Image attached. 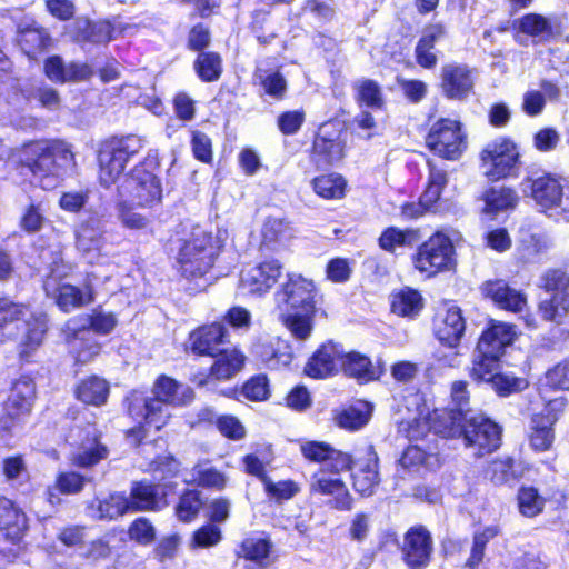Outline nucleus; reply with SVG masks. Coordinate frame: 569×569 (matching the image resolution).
Wrapping results in <instances>:
<instances>
[{"label": "nucleus", "instance_id": "obj_36", "mask_svg": "<svg viewBox=\"0 0 569 569\" xmlns=\"http://www.w3.org/2000/svg\"><path fill=\"white\" fill-rule=\"evenodd\" d=\"M111 392L107 379L98 375H89L80 379L73 387V397L86 407L101 408L108 403Z\"/></svg>", "mask_w": 569, "mask_h": 569}, {"label": "nucleus", "instance_id": "obj_42", "mask_svg": "<svg viewBox=\"0 0 569 569\" xmlns=\"http://www.w3.org/2000/svg\"><path fill=\"white\" fill-rule=\"evenodd\" d=\"M423 307V297L416 288L405 286L390 295V311L400 318L415 319Z\"/></svg>", "mask_w": 569, "mask_h": 569}, {"label": "nucleus", "instance_id": "obj_24", "mask_svg": "<svg viewBox=\"0 0 569 569\" xmlns=\"http://www.w3.org/2000/svg\"><path fill=\"white\" fill-rule=\"evenodd\" d=\"M483 299L489 300L497 309L510 313H521L528 308V297L501 278L488 279L479 287Z\"/></svg>", "mask_w": 569, "mask_h": 569}, {"label": "nucleus", "instance_id": "obj_52", "mask_svg": "<svg viewBox=\"0 0 569 569\" xmlns=\"http://www.w3.org/2000/svg\"><path fill=\"white\" fill-rule=\"evenodd\" d=\"M347 180L337 172H327L316 176L311 180L315 193L325 200H340L347 192Z\"/></svg>", "mask_w": 569, "mask_h": 569}, {"label": "nucleus", "instance_id": "obj_33", "mask_svg": "<svg viewBox=\"0 0 569 569\" xmlns=\"http://www.w3.org/2000/svg\"><path fill=\"white\" fill-rule=\"evenodd\" d=\"M302 457L313 463H325L320 468L353 469L355 459L351 453L336 449L326 441L310 440L300 446Z\"/></svg>", "mask_w": 569, "mask_h": 569}, {"label": "nucleus", "instance_id": "obj_7", "mask_svg": "<svg viewBox=\"0 0 569 569\" xmlns=\"http://www.w3.org/2000/svg\"><path fill=\"white\" fill-rule=\"evenodd\" d=\"M480 167L490 182H499L519 174L521 151L510 136H498L487 142L479 152Z\"/></svg>", "mask_w": 569, "mask_h": 569}, {"label": "nucleus", "instance_id": "obj_47", "mask_svg": "<svg viewBox=\"0 0 569 569\" xmlns=\"http://www.w3.org/2000/svg\"><path fill=\"white\" fill-rule=\"evenodd\" d=\"M482 200L485 202L483 212L495 216L515 209L519 203V196L512 187H490L485 190Z\"/></svg>", "mask_w": 569, "mask_h": 569}, {"label": "nucleus", "instance_id": "obj_44", "mask_svg": "<svg viewBox=\"0 0 569 569\" xmlns=\"http://www.w3.org/2000/svg\"><path fill=\"white\" fill-rule=\"evenodd\" d=\"M371 418V408L368 405L341 406L332 411V422L339 429L356 432L366 427Z\"/></svg>", "mask_w": 569, "mask_h": 569}, {"label": "nucleus", "instance_id": "obj_60", "mask_svg": "<svg viewBox=\"0 0 569 569\" xmlns=\"http://www.w3.org/2000/svg\"><path fill=\"white\" fill-rule=\"evenodd\" d=\"M222 539L221 528L207 521L192 532L189 546L191 549H210L218 546Z\"/></svg>", "mask_w": 569, "mask_h": 569}, {"label": "nucleus", "instance_id": "obj_39", "mask_svg": "<svg viewBox=\"0 0 569 569\" xmlns=\"http://www.w3.org/2000/svg\"><path fill=\"white\" fill-rule=\"evenodd\" d=\"M18 46L29 60L36 61L52 47V37L40 24H27L19 30Z\"/></svg>", "mask_w": 569, "mask_h": 569}, {"label": "nucleus", "instance_id": "obj_3", "mask_svg": "<svg viewBox=\"0 0 569 569\" xmlns=\"http://www.w3.org/2000/svg\"><path fill=\"white\" fill-rule=\"evenodd\" d=\"M502 426L482 412H462L451 408L449 440H460L477 456L491 455L502 445Z\"/></svg>", "mask_w": 569, "mask_h": 569}, {"label": "nucleus", "instance_id": "obj_21", "mask_svg": "<svg viewBox=\"0 0 569 569\" xmlns=\"http://www.w3.org/2000/svg\"><path fill=\"white\" fill-rule=\"evenodd\" d=\"M450 422L451 408L438 407L409 420L403 428V433L410 442L422 441L429 433L449 440Z\"/></svg>", "mask_w": 569, "mask_h": 569}, {"label": "nucleus", "instance_id": "obj_34", "mask_svg": "<svg viewBox=\"0 0 569 569\" xmlns=\"http://www.w3.org/2000/svg\"><path fill=\"white\" fill-rule=\"evenodd\" d=\"M446 36L447 29L441 22L425 27L413 50L415 61L421 69L433 70L438 66L436 44Z\"/></svg>", "mask_w": 569, "mask_h": 569}, {"label": "nucleus", "instance_id": "obj_10", "mask_svg": "<svg viewBox=\"0 0 569 569\" xmlns=\"http://www.w3.org/2000/svg\"><path fill=\"white\" fill-rule=\"evenodd\" d=\"M425 146L439 159L458 161L468 148V136L459 120L441 117L429 127Z\"/></svg>", "mask_w": 569, "mask_h": 569}, {"label": "nucleus", "instance_id": "obj_58", "mask_svg": "<svg viewBox=\"0 0 569 569\" xmlns=\"http://www.w3.org/2000/svg\"><path fill=\"white\" fill-rule=\"evenodd\" d=\"M28 310L27 303L0 293V333L3 335L10 326L23 320Z\"/></svg>", "mask_w": 569, "mask_h": 569}, {"label": "nucleus", "instance_id": "obj_35", "mask_svg": "<svg viewBox=\"0 0 569 569\" xmlns=\"http://www.w3.org/2000/svg\"><path fill=\"white\" fill-rule=\"evenodd\" d=\"M221 395L239 402H264L271 397L270 380L266 373H256L241 385L223 389Z\"/></svg>", "mask_w": 569, "mask_h": 569}, {"label": "nucleus", "instance_id": "obj_26", "mask_svg": "<svg viewBox=\"0 0 569 569\" xmlns=\"http://www.w3.org/2000/svg\"><path fill=\"white\" fill-rule=\"evenodd\" d=\"M283 266L278 259H267L243 269L239 279V289L248 295L267 293L282 274Z\"/></svg>", "mask_w": 569, "mask_h": 569}, {"label": "nucleus", "instance_id": "obj_6", "mask_svg": "<svg viewBox=\"0 0 569 569\" xmlns=\"http://www.w3.org/2000/svg\"><path fill=\"white\" fill-rule=\"evenodd\" d=\"M411 263L425 279L455 271L457 259L453 241L447 233L435 231L417 247L411 254Z\"/></svg>", "mask_w": 569, "mask_h": 569}, {"label": "nucleus", "instance_id": "obj_62", "mask_svg": "<svg viewBox=\"0 0 569 569\" xmlns=\"http://www.w3.org/2000/svg\"><path fill=\"white\" fill-rule=\"evenodd\" d=\"M96 512L99 520H113L130 513L127 497L123 493L110 495L98 501Z\"/></svg>", "mask_w": 569, "mask_h": 569}, {"label": "nucleus", "instance_id": "obj_1", "mask_svg": "<svg viewBox=\"0 0 569 569\" xmlns=\"http://www.w3.org/2000/svg\"><path fill=\"white\" fill-rule=\"evenodd\" d=\"M194 399V391L183 387L177 379L161 373L157 376L151 387V395L140 388L130 389L123 397L122 407L126 417L136 422L123 430L124 438L134 448H140L149 429L159 432L168 426L171 413L168 406L183 407Z\"/></svg>", "mask_w": 569, "mask_h": 569}, {"label": "nucleus", "instance_id": "obj_2", "mask_svg": "<svg viewBox=\"0 0 569 569\" xmlns=\"http://www.w3.org/2000/svg\"><path fill=\"white\" fill-rule=\"evenodd\" d=\"M73 162L74 153L66 141L31 139L18 148L16 169L20 174H30L46 189V181H58L66 167Z\"/></svg>", "mask_w": 569, "mask_h": 569}, {"label": "nucleus", "instance_id": "obj_12", "mask_svg": "<svg viewBox=\"0 0 569 569\" xmlns=\"http://www.w3.org/2000/svg\"><path fill=\"white\" fill-rule=\"evenodd\" d=\"M216 258L217 248L211 237H193L180 244L176 269L183 279L198 280L212 269Z\"/></svg>", "mask_w": 569, "mask_h": 569}, {"label": "nucleus", "instance_id": "obj_37", "mask_svg": "<svg viewBox=\"0 0 569 569\" xmlns=\"http://www.w3.org/2000/svg\"><path fill=\"white\" fill-rule=\"evenodd\" d=\"M273 543L268 535L243 538L234 551L237 559L251 562L254 569H266L271 563Z\"/></svg>", "mask_w": 569, "mask_h": 569}, {"label": "nucleus", "instance_id": "obj_22", "mask_svg": "<svg viewBox=\"0 0 569 569\" xmlns=\"http://www.w3.org/2000/svg\"><path fill=\"white\" fill-rule=\"evenodd\" d=\"M147 480L134 481L127 497L130 512L159 511L168 506L167 497L176 493L177 483L168 482L162 486Z\"/></svg>", "mask_w": 569, "mask_h": 569}, {"label": "nucleus", "instance_id": "obj_51", "mask_svg": "<svg viewBox=\"0 0 569 569\" xmlns=\"http://www.w3.org/2000/svg\"><path fill=\"white\" fill-rule=\"evenodd\" d=\"M353 99L358 107L383 110L386 100L381 86L373 79H360L352 84Z\"/></svg>", "mask_w": 569, "mask_h": 569}, {"label": "nucleus", "instance_id": "obj_20", "mask_svg": "<svg viewBox=\"0 0 569 569\" xmlns=\"http://www.w3.org/2000/svg\"><path fill=\"white\" fill-rule=\"evenodd\" d=\"M510 31L517 42L527 37L537 43L560 38L565 28L559 19L550 20L541 13L528 12L511 21Z\"/></svg>", "mask_w": 569, "mask_h": 569}, {"label": "nucleus", "instance_id": "obj_63", "mask_svg": "<svg viewBox=\"0 0 569 569\" xmlns=\"http://www.w3.org/2000/svg\"><path fill=\"white\" fill-rule=\"evenodd\" d=\"M266 496L278 503L288 501L300 492V486L292 479L272 481L269 477L262 485Z\"/></svg>", "mask_w": 569, "mask_h": 569}, {"label": "nucleus", "instance_id": "obj_23", "mask_svg": "<svg viewBox=\"0 0 569 569\" xmlns=\"http://www.w3.org/2000/svg\"><path fill=\"white\" fill-rule=\"evenodd\" d=\"M24 331L17 346V359L21 365L36 362L37 352L43 346L50 330V319L46 311H32L24 320Z\"/></svg>", "mask_w": 569, "mask_h": 569}, {"label": "nucleus", "instance_id": "obj_31", "mask_svg": "<svg viewBox=\"0 0 569 569\" xmlns=\"http://www.w3.org/2000/svg\"><path fill=\"white\" fill-rule=\"evenodd\" d=\"M42 71L48 80L57 84L82 82L93 76V69L87 62L71 61L66 64L59 54L48 56L43 60Z\"/></svg>", "mask_w": 569, "mask_h": 569}, {"label": "nucleus", "instance_id": "obj_54", "mask_svg": "<svg viewBox=\"0 0 569 569\" xmlns=\"http://www.w3.org/2000/svg\"><path fill=\"white\" fill-rule=\"evenodd\" d=\"M516 501L519 513L525 518H536L545 510V499L535 486L522 485L519 487Z\"/></svg>", "mask_w": 569, "mask_h": 569}, {"label": "nucleus", "instance_id": "obj_55", "mask_svg": "<svg viewBox=\"0 0 569 569\" xmlns=\"http://www.w3.org/2000/svg\"><path fill=\"white\" fill-rule=\"evenodd\" d=\"M203 501L198 489H184L174 506V516L180 522L190 523L196 520L202 509Z\"/></svg>", "mask_w": 569, "mask_h": 569}, {"label": "nucleus", "instance_id": "obj_43", "mask_svg": "<svg viewBox=\"0 0 569 569\" xmlns=\"http://www.w3.org/2000/svg\"><path fill=\"white\" fill-rule=\"evenodd\" d=\"M426 164L428 177L420 196V204L425 209H432L440 201L442 192L448 186L449 177L447 170L438 166L435 160L428 159Z\"/></svg>", "mask_w": 569, "mask_h": 569}, {"label": "nucleus", "instance_id": "obj_16", "mask_svg": "<svg viewBox=\"0 0 569 569\" xmlns=\"http://www.w3.org/2000/svg\"><path fill=\"white\" fill-rule=\"evenodd\" d=\"M352 469L318 468L309 483L311 496L327 497L328 505L339 511H350L353 508V498L341 478V472Z\"/></svg>", "mask_w": 569, "mask_h": 569}, {"label": "nucleus", "instance_id": "obj_29", "mask_svg": "<svg viewBox=\"0 0 569 569\" xmlns=\"http://www.w3.org/2000/svg\"><path fill=\"white\" fill-rule=\"evenodd\" d=\"M110 456L109 446L103 442L102 432L92 430L84 433L78 442L76 450L70 455L69 462L72 467L91 470Z\"/></svg>", "mask_w": 569, "mask_h": 569}, {"label": "nucleus", "instance_id": "obj_56", "mask_svg": "<svg viewBox=\"0 0 569 569\" xmlns=\"http://www.w3.org/2000/svg\"><path fill=\"white\" fill-rule=\"evenodd\" d=\"M261 359L268 369L280 370L290 366L293 353L287 341L277 339L263 347Z\"/></svg>", "mask_w": 569, "mask_h": 569}, {"label": "nucleus", "instance_id": "obj_8", "mask_svg": "<svg viewBox=\"0 0 569 569\" xmlns=\"http://www.w3.org/2000/svg\"><path fill=\"white\" fill-rule=\"evenodd\" d=\"M161 159L157 150H149L128 172L132 182L131 197L136 207L152 209L161 206L163 187L159 176Z\"/></svg>", "mask_w": 569, "mask_h": 569}, {"label": "nucleus", "instance_id": "obj_59", "mask_svg": "<svg viewBox=\"0 0 569 569\" xmlns=\"http://www.w3.org/2000/svg\"><path fill=\"white\" fill-rule=\"evenodd\" d=\"M291 238L290 228L281 219H270L262 228L261 248L276 250L277 246L284 244Z\"/></svg>", "mask_w": 569, "mask_h": 569}, {"label": "nucleus", "instance_id": "obj_27", "mask_svg": "<svg viewBox=\"0 0 569 569\" xmlns=\"http://www.w3.org/2000/svg\"><path fill=\"white\" fill-rule=\"evenodd\" d=\"M439 88L449 100L462 101L473 93L475 79L471 69L463 63H445L440 69Z\"/></svg>", "mask_w": 569, "mask_h": 569}, {"label": "nucleus", "instance_id": "obj_48", "mask_svg": "<svg viewBox=\"0 0 569 569\" xmlns=\"http://www.w3.org/2000/svg\"><path fill=\"white\" fill-rule=\"evenodd\" d=\"M421 238L419 229H400L395 226L385 228L379 238L378 246L382 251L393 253L397 248L412 247Z\"/></svg>", "mask_w": 569, "mask_h": 569}, {"label": "nucleus", "instance_id": "obj_32", "mask_svg": "<svg viewBox=\"0 0 569 569\" xmlns=\"http://www.w3.org/2000/svg\"><path fill=\"white\" fill-rule=\"evenodd\" d=\"M340 371L360 385L380 380L386 369L381 361L373 362L371 358L357 350L345 351Z\"/></svg>", "mask_w": 569, "mask_h": 569}, {"label": "nucleus", "instance_id": "obj_46", "mask_svg": "<svg viewBox=\"0 0 569 569\" xmlns=\"http://www.w3.org/2000/svg\"><path fill=\"white\" fill-rule=\"evenodd\" d=\"M316 316L317 311H281L279 321L293 339L306 341L313 332Z\"/></svg>", "mask_w": 569, "mask_h": 569}, {"label": "nucleus", "instance_id": "obj_45", "mask_svg": "<svg viewBox=\"0 0 569 569\" xmlns=\"http://www.w3.org/2000/svg\"><path fill=\"white\" fill-rule=\"evenodd\" d=\"M541 319L557 326L569 322V291L555 292L537 305Z\"/></svg>", "mask_w": 569, "mask_h": 569}, {"label": "nucleus", "instance_id": "obj_40", "mask_svg": "<svg viewBox=\"0 0 569 569\" xmlns=\"http://www.w3.org/2000/svg\"><path fill=\"white\" fill-rule=\"evenodd\" d=\"M398 463L405 470L425 468L435 471L442 466L443 459L438 450L426 449L416 442H411L403 448Z\"/></svg>", "mask_w": 569, "mask_h": 569}, {"label": "nucleus", "instance_id": "obj_11", "mask_svg": "<svg viewBox=\"0 0 569 569\" xmlns=\"http://www.w3.org/2000/svg\"><path fill=\"white\" fill-rule=\"evenodd\" d=\"M347 150L339 122L330 119L318 126L307 153L311 164L317 170H323L341 163L347 157Z\"/></svg>", "mask_w": 569, "mask_h": 569}, {"label": "nucleus", "instance_id": "obj_53", "mask_svg": "<svg viewBox=\"0 0 569 569\" xmlns=\"http://www.w3.org/2000/svg\"><path fill=\"white\" fill-rule=\"evenodd\" d=\"M502 357L485 350H476L471 367L468 371L469 377L477 383H489L498 373Z\"/></svg>", "mask_w": 569, "mask_h": 569}, {"label": "nucleus", "instance_id": "obj_57", "mask_svg": "<svg viewBox=\"0 0 569 569\" xmlns=\"http://www.w3.org/2000/svg\"><path fill=\"white\" fill-rule=\"evenodd\" d=\"M541 381L547 391H569V355L550 366L543 372Z\"/></svg>", "mask_w": 569, "mask_h": 569}, {"label": "nucleus", "instance_id": "obj_49", "mask_svg": "<svg viewBox=\"0 0 569 569\" xmlns=\"http://www.w3.org/2000/svg\"><path fill=\"white\" fill-rule=\"evenodd\" d=\"M53 299L60 311L69 313L74 309L91 303L93 301V293L90 286H88V292L84 293L79 287L64 282L57 287Z\"/></svg>", "mask_w": 569, "mask_h": 569}, {"label": "nucleus", "instance_id": "obj_15", "mask_svg": "<svg viewBox=\"0 0 569 569\" xmlns=\"http://www.w3.org/2000/svg\"><path fill=\"white\" fill-rule=\"evenodd\" d=\"M213 361L206 371H200L191 378L197 387H204L210 382L232 380L244 368L247 355L239 345H226L210 357Z\"/></svg>", "mask_w": 569, "mask_h": 569}, {"label": "nucleus", "instance_id": "obj_18", "mask_svg": "<svg viewBox=\"0 0 569 569\" xmlns=\"http://www.w3.org/2000/svg\"><path fill=\"white\" fill-rule=\"evenodd\" d=\"M432 333L438 342L448 349H458L465 337L467 319L455 301H445L432 317Z\"/></svg>", "mask_w": 569, "mask_h": 569}, {"label": "nucleus", "instance_id": "obj_25", "mask_svg": "<svg viewBox=\"0 0 569 569\" xmlns=\"http://www.w3.org/2000/svg\"><path fill=\"white\" fill-rule=\"evenodd\" d=\"M343 345L328 339L320 343L303 366V373L317 380L336 376L340 371Z\"/></svg>", "mask_w": 569, "mask_h": 569}, {"label": "nucleus", "instance_id": "obj_19", "mask_svg": "<svg viewBox=\"0 0 569 569\" xmlns=\"http://www.w3.org/2000/svg\"><path fill=\"white\" fill-rule=\"evenodd\" d=\"M230 343V332L221 321L206 322L193 328L184 342V351L197 358H210Z\"/></svg>", "mask_w": 569, "mask_h": 569}, {"label": "nucleus", "instance_id": "obj_28", "mask_svg": "<svg viewBox=\"0 0 569 569\" xmlns=\"http://www.w3.org/2000/svg\"><path fill=\"white\" fill-rule=\"evenodd\" d=\"M519 332L515 323L489 318L476 342V350H485L503 357Z\"/></svg>", "mask_w": 569, "mask_h": 569}, {"label": "nucleus", "instance_id": "obj_41", "mask_svg": "<svg viewBox=\"0 0 569 569\" xmlns=\"http://www.w3.org/2000/svg\"><path fill=\"white\" fill-rule=\"evenodd\" d=\"M113 27L108 22L77 20L71 29V37L78 44H107L113 39Z\"/></svg>", "mask_w": 569, "mask_h": 569}, {"label": "nucleus", "instance_id": "obj_30", "mask_svg": "<svg viewBox=\"0 0 569 569\" xmlns=\"http://www.w3.org/2000/svg\"><path fill=\"white\" fill-rule=\"evenodd\" d=\"M29 530V519L24 510L11 498L0 495V533L3 539L19 546Z\"/></svg>", "mask_w": 569, "mask_h": 569}, {"label": "nucleus", "instance_id": "obj_13", "mask_svg": "<svg viewBox=\"0 0 569 569\" xmlns=\"http://www.w3.org/2000/svg\"><path fill=\"white\" fill-rule=\"evenodd\" d=\"M568 405L565 396L549 399L541 411L531 415L527 432L529 448L536 452H547L556 441V425Z\"/></svg>", "mask_w": 569, "mask_h": 569}, {"label": "nucleus", "instance_id": "obj_9", "mask_svg": "<svg viewBox=\"0 0 569 569\" xmlns=\"http://www.w3.org/2000/svg\"><path fill=\"white\" fill-rule=\"evenodd\" d=\"M37 398V382L32 373H21L10 382L8 395L1 403V436L11 435L21 420L32 413Z\"/></svg>", "mask_w": 569, "mask_h": 569}, {"label": "nucleus", "instance_id": "obj_61", "mask_svg": "<svg viewBox=\"0 0 569 569\" xmlns=\"http://www.w3.org/2000/svg\"><path fill=\"white\" fill-rule=\"evenodd\" d=\"M486 476L495 486H502L518 478L516 461L511 457L493 459L486 469Z\"/></svg>", "mask_w": 569, "mask_h": 569}, {"label": "nucleus", "instance_id": "obj_50", "mask_svg": "<svg viewBox=\"0 0 569 569\" xmlns=\"http://www.w3.org/2000/svg\"><path fill=\"white\" fill-rule=\"evenodd\" d=\"M192 69L201 82H217L223 73L222 56L213 50L197 53L192 62Z\"/></svg>", "mask_w": 569, "mask_h": 569}, {"label": "nucleus", "instance_id": "obj_5", "mask_svg": "<svg viewBox=\"0 0 569 569\" xmlns=\"http://www.w3.org/2000/svg\"><path fill=\"white\" fill-rule=\"evenodd\" d=\"M147 144L146 137L137 133L113 134L101 140L96 156L99 184L104 189L116 184L128 163L138 157Z\"/></svg>", "mask_w": 569, "mask_h": 569}, {"label": "nucleus", "instance_id": "obj_38", "mask_svg": "<svg viewBox=\"0 0 569 569\" xmlns=\"http://www.w3.org/2000/svg\"><path fill=\"white\" fill-rule=\"evenodd\" d=\"M380 483L379 458L372 446L368 448V458L351 472L353 490L362 498L375 495Z\"/></svg>", "mask_w": 569, "mask_h": 569}, {"label": "nucleus", "instance_id": "obj_14", "mask_svg": "<svg viewBox=\"0 0 569 569\" xmlns=\"http://www.w3.org/2000/svg\"><path fill=\"white\" fill-rule=\"evenodd\" d=\"M319 290L313 280L289 272L276 292L283 311H318Z\"/></svg>", "mask_w": 569, "mask_h": 569}, {"label": "nucleus", "instance_id": "obj_4", "mask_svg": "<svg viewBox=\"0 0 569 569\" xmlns=\"http://www.w3.org/2000/svg\"><path fill=\"white\" fill-rule=\"evenodd\" d=\"M526 197L556 222H569V183L559 173L536 170L522 179Z\"/></svg>", "mask_w": 569, "mask_h": 569}, {"label": "nucleus", "instance_id": "obj_17", "mask_svg": "<svg viewBox=\"0 0 569 569\" xmlns=\"http://www.w3.org/2000/svg\"><path fill=\"white\" fill-rule=\"evenodd\" d=\"M399 552L407 569H427L433 560L435 552L430 530L422 523L409 527L402 536Z\"/></svg>", "mask_w": 569, "mask_h": 569}, {"label": "nucleus", "instance_id": "obj_64", "mask_svg": "<svg viewBox=\"0 0 569 569\" xmlns=\"http://www.w3.org/2000/svg\"><path fill=\"white\" fill-rule=\"evenodd\" d=\"M270 21V12L263 10H257L252 14V20L249 23V30L256 38L257 42L261 47H267L276 40L279 34L276 30L268 28Z\"/></svg>", "mask_w": 569, "mask_h": 569}]
</instances>
